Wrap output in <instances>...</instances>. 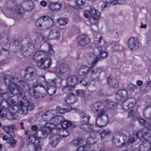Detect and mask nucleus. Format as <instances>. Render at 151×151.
I'll return each instance as SVG.
<instances>
[{
    "mask_svg": "<svg viewBox=\"0 0 151 151\" xmlns=\"http://www.w3.org/2000/svg\"><path fill=\"white\" fill-rule=\"evenodd\" d=\"M108 3H111L113 4H118V0H111V1Z\"/></svg>",
    "mask_w": 151,
    "mask_h": 151,
    "instance_id": "55",
    "label": "nucleus"
},
{
    "mask_svg": "<svg viewBox=\"0 0 151 151\" xmlns=\"http://www.w3.org/2000/svg\"><path fill=\"white\" fill-rule=\"evenodd\" d=\"M55 111H49L44 113L42 115V119L45 121L49 122L47 123H49L50 124L57 126L60 124V121L62 120V118L61 116H54L53 112Z\"/></svg>",
    "mask_w": 151,
    "mask_h": 151,
    "instance_id": "5",
    "label": "nucleus"
},
{
    "mask_svg": "<svg viewBox=\"0 0 151 151\" xmlns=\"http://www.w3.org/2000/svg\"><path fill=\"white\" fill-rule=\"evenodd\" d=\"M76 95L78 96H80L81 97H84L85 90H84L78 89L76 91Z\"/></svg>",
    "mask_w": 151,
    "mask_h": 151,
    "instance_id": "40",
    "label": "nucleus"
},
{
    "mask_svg": "<svg viewBox=\"0 0 151 151\" xmlns=\"http://www.w3.org/2000/svg\"><path fill=\"white\" fill-rule=\"evenodd\" d=\"M128 118L133 120H136L138 119V117L134 115L133 110H132L128 112Z\"/></svg>",
    "mask_w": 151,
    "mask_h": 151,
    "instance_id": "33",
    "label": "nucleus"
},
{
    "mask_svg": "<svg viewBox=\"0 0 151 151\" xmlns=\"http://www.w3.org/2000/svg\"><path fill=\"white\" fill-rule=\"evenodd\" d=\"M147 85L148 86L151 87V81H147Z\"/></svg>",
    "mask_w": 151,
    "mask_h": 151,
    "instance_id": "64",
    "label": "nucleus"
},
{
    "mask_svg": "<svg viewBox=\"0 0 151 151\" xmlns=\"http://www.w3.org/2000/svg\"><path fill=\"white\" fill-rule=\"evenodd\" d=\"M70 71V68L69 65L64 63L61 64L59 67L58 66L56 69V73L61 77L69 73Z\"/></svg>",
    "mask_w": 151,
    "mask_h": 151,
    "instance_id": "15",
    "label": "nucleus"
},
{
    "mask_svg": "<svg viewBox=\"0 0 151 151\" xmlns=\"http://www.w3.org/2000/svg\"><path fill=\"white\" fill-rule=\"evenodd\" d=\"M84 17L88 18L91 17L94 20L98 21L100 17L101 14L99 11L94 8H91L90 10H85L83 12Z\"/></svg>",
    "mask_w": 151,
    "mask_h": 151,
    "instance_id": "11",
    "label": "nucleus"
},
{
    "mask_svg": "<svg viewBox=\"0 0 151 151\" xmlns=\"http://www.w3.org/2000/svg\"><path fill=\"white\" fill-rule=\"evenodd\" d=\"M38 127L36 125H33L31 126V129L33 131H35L37 130Z\"/></svg>",
    "mask_w": 151,
    "mask_h": 151,
    "instance_id": "53",
    "label": "nucleus"
},
{
    "mask_svg": "<svg viewBox=\"0 0 151 151\" xmlns=\"http://www.w3.org/2000/svg\"><path fill=\"white\" fill-rule=\"evenodd\" d=\"M112 45V50L113 51H117L120 49V46L117 42L113 43Z\"/></svg>",
    "mask_w": 151,
    "mask_h": 151,
    "instance_id": "39",
    "label": "nucleus"
},
{
    "mask_svg": "<svg viewBox=\"0 0 151 151\" xmlns=\"http://www.w3.org/2000/svg\"><path fill=\"white\" fill-rule=\"evenodd\" d=\"M140 27L141 28H145L146 27V25L145 24H143L142 23H141Z\"/></svg>",
    "mask_w": 151,
    "mask_h": 151,
    "instance_id": "63",
    "label": "nucleus"
},
{
    "mask_svg": "<svg viewBox=\"0 0 151 151\" xmlns=\"http://www.w3.org/2000/svg\"><path fill=\"white\" fill-rule=\"evenodd\" d=\"M65 101L66 104L67 108H61V107L58 106L56 108L57 112L60 114H63L67 112H69L71 110H74V111H76L77 109V108L73 109L72 107L70 105L73 104V101L72 102L70 101V99L69 98L66 97L65 99Z\"/></svg>",
    "mask_w": 151,
    "mask_h": 151,
    "instance_id": "12",
    "label": "nucleus"
},
{
    "mask_svg": "<svg viewBox=\"0 0 151 151\" xmlns=\"http://www.w3.org/2000/svg\"><path fill=\"white\" fill-rule=\"evenodd\" d=\"M0 97L1 100V104L4 101L8 104L6 115H10L11 116L15 114L17 112L20 114H25L28 110H32L34 108L33 104L29 103L27 106H24L23 103L21 101L20 102L21 106L19 108L16 104V102L10 97V94L0 88Z\"/></svg>",
    "mask_w": 151,
    "mask_h": 151,
    "instance_id": "3",
    "label": "nucleus"
},
{
    "mask_svg": "<svg viewBox=\"0 0 151 151\" xmlns=\"http://www.w3.org/2000/svg\"><path fill=\"white\" fill-rule=\"evenodd\" d=\"M34 69L32 67H28L26 68L25 70V77L27 76L30 72V78H32L34 76L35 77L36 76V73H35L32 70Z\"/></svg>",
    "mask_w": 151,
    "mask_h": 151,
    "instance_id": "31",
    "label": "nucleus"
},
{
    "mask_svg": "<svg viewBox=\"0 0 151 151\" xmlns=\"http://www.w3.org/2000/svg\"><path fill=\"white\" fill-rule=\"evenodd\" d=\"M136 102L132 101L129 102L127 106V109L129 110L132 109L135 105Z\"/></svg>",
    "mask_w": 151,
    "mask_h": 151,
    "instance_id": "44",
    "label": "nucleus"
},
{
    "mask_svg": "<svg viewBox=\"0 0 151 151\" xmlns=\"http://www.w3.org/2000/svg\"><path fill=\"white\" fill-rule=\"evenodd\" d=\"M136 84L139 86H141L143 84V82L140 80H138L137 81Z\"/></svg>",
    "mask_w": 151,
    "mask_h": 151,
    "instance_id": "58",
    "label": "nucleus"
},
{
    "mask_svg": "<svg viewBox=\"0 0 151 151\" xmlns=\"http://www.w3.org/2000/svg\"><path fill=\"white\" fill-rule=\"evenodd\" d=\"M148 132H143L142 131H139L136 133L138 137V138L142 141V144L145 147V145H144L145 142L147 145H148L150 141L151 140V135Z\"/></svg>",
    "mask_w": 151,
    "mask_h": 151,
    "instance_id": "13",
    "label": "nucleus"
},
{
    "mask_svg": "<svg viewBox=\"0 0 151 151\" xmlns=\"http://www.w3.org/2000/svg\"><path fill=\"white\" fill-rule=\"evenodd\" d=\"M44 17V27L42 29H45L51 28L53 24V21L50 17L48 16H43Z\"/></svg>",
    "mask_w": 151,
    "mask_h": 151,
    "instance_id": "23",
    "label": "nucleus"
},
{
    "mask_svg": "<svg viewBox=\"0 0 151 151\" xmlns=\"http://www.w3.org/2000/svg\"><path fill=\"white\" fill-rule=\"evenodd\" d=\"M62 4L58 1L55 2H50L48 5V8L51 11L53 12L58 11L62 7Z\"/></svg>",
    "mask_w": 151,
    "mask_h": 151,
    "instance_id": "22",
    "label": "nucleus"
},
{
    "mask_svg": "<svg viewBox=\"0 0 151 151\" xmlns=\"http://www.w3.org/2000/svg\"><path fill=\"white\" fill-rule=\"evenodd\" d=\"M138 137L136 134H132L130 135L129 140L131 143H133L134 142L136 141Z\"/></svg>",
    "mask_w": 151,
    "mask_h": 151,
    "instance_id": "41",
    "label": "nucleus"
},
{
    "mask_svg": "<svg viewBox=\"0 0 151 151\" xmlns=\"http://www.w3.org/2000/svg\"><path fill=\"white\" fill-rule=\"evenodd\" d=\"M85 100H88L91 99V95L89 93H86L83 97Z\"/></svg>",
    "mask_w": 151,
    "mask_h": 151,
    "instance_id": "51",
    "label": "nucleus"
},
{
    "mask_svg": "<svg viewBox=\"0 0 151 151\" xmlns=\"http://www.w3.org/2000/svg\"><path fill=\"white\" fill-rule=\"evenodd\" d=\"M83 126V125L81 126L80 128L85 132H90L89 133V136L91 138H93L95 137L96 132L93 131V127L92 125H88L87 128L84 127L83 128L82 127Z\"/></svg>",
    "mask_w": 151,
    "mask_h": 151,
    "instance_id": "26",
    "label": "nucleus"
},
{
    "mask_svg": "<svg viewBox=\"0 0 151 151\" xmlns=\"http://www.w3.org/2000/svg\"><path fill=\"white\" fill-rule=\"evenodd\" d=\"M81 138H78L76 139H73L72 141L70 143L71 145L76 147L78 146L81 142Z\"/></svg>",
    "mask_w": 151,
    "mask_h": 151,
    "instance_id": "37",
    "label": "nucleus"
},
{
    "mask_svg": "<svg viewBox=\"0 0 151 151\" xmlns=\"http://www.w3.org/2000/svg\"><path fill=\"white\" fill-rule=\"evenodd\" d=\"M56 78H54L53 79L48 80L45 86L47 88L45 87L43 88L45 93H47L49 96H52L55 94L57 89L56 84Z\"/></svg>",
    "mask_w": 151,
    "mask_h": 151,
    "instance_id": "10",
    "label": "nucleus"
},
{
    "mask_svg": "<svg viewBox=\"0 0 151 151\" xmlns=\"http://www.w3.org/2000/svg\"><path fill=\"white\" fill-rule=\"evenodd\" d=\"M105 105L104 103L101 101H97L93 103L91 106V111L93 113H97L96 118L97 119L101 118L105 115L106 118L105 120H101V124L99 125L97 123L96 125L99 127H102L106 125L109 121L107 116L105 115L107 111L105 108Z\"/></svg>",
    "mask_w": 151,
    "mask_h": 151,
    "instance_id": "4",
    "label": "nucleus"
},
{
    "mask_svg": "<svg viewBox=\"0 0 151 151\" xmlns=\"http://www.w3.org/2000/svg\"><path fill=\"white\" fill-rule=\"evenodd\" d=\"M49 46V49L48 52L49 54L52 55H54L55 54V52L54 50L52 49V45L49 43L48 44Z\"/></svg>",
    "mask_w": 151,
    "mask_h": 151,
    "instance_id": "42",
    "label": "nucleus"
},
{
    "mask_svg": "<svg viewBox=\"0 0 151 151\" xmlns=\"http://www.w3.org/2000/svg\"><path fill=\"white\" fill-rule=\"evenodd\" d=\"M9 57V51L1 47L0 50V66L8 64L9 62L7 60Z\"/></svg>",
    "mask_w": 151,
    "mask_h": 151,
    "instance_id": "14",
    "label": "nucleus"
},
{
    "mask_svg": "<svg viewBox=\"0 0 151 151\" xmlns=\"http://www.w3.org/2000/svg\"><path fill=\"white\" fill-rule=\"evenodd\" d=\"M106 45V43L105 42H104V44L103 45V47L97 46V48L99 50V57H98L94 53H91L89 55L93 56L94 57L95 56V58L91 62V66L88 68L87 66H81L78 71V74L80 76H87L91 71V75H96V78H93V80L97 81H99V76L100 73L103 71V69L97 67L93 70L92 69L93 68V67L97 64L98 60L99 59H104L107 56V52L101 48L103 47H105Z\"/></svg>",
    "mask_w": 151,
    "mask_h": 151,
    "instance_id": "2",
    "label": "nucleus"
},
{
    "mask_svg": "<svg viewBox=\"0 0 151 151\" xmlns=\"http://www.w3.org/2000/svg\"><path fill=\"white\" fill-rule=\"evenodd\" d=\"M40 4L43 6H45L47 5V3L46 1H42L40 2Z\"/></svg>",
    "mask_w": 151,
    "mask_h": 151,
    "instance_id": "59",
    "label": "nucleus"
},
{
    "mask_svg": "<svg viewBox=\"0 0 151 151\" xmlns=\"http://www.w3.org/2000/svg\"><path fill=\"white\" fill-rule=\"evenodd\" d=\"M66 80L67 85L62 88V91L64 93L71 92L78 83V78L76 76L71 75L68 77Z\"/></svg>",
    "mask_w": 151,
    "mask_h": 151,
    "instance_id": "7",
    "label": "nucleus"
},
{
    "mask_svg": "<svg viewBox=\"0 0 151 151\" xmlns=\"http://www.w3.org/2000/svg\"><path fill=\"white\" fill-rule=\"evenodd\" d=\"M24 122H20L19 123L20 125L21 126L20 128L21 129H24Z\"/></svg>",
    "mask_w": 151,
    "mask_h": 151,
    "instance_id": "61",
    "label": "nucleus"
},
{
    "mask_svg": "<svg viewBox=\"0 0 151 151\" xmlns=\"http://www.w3.org/2000/svg\"><path fill=\"white\" fill-rule=\"evenodd\" d=\"M0 44H2L3 45L8 46L10 48L11 46L15 47L18 46L22 41V39L19 37L18 39L10 38L8 36L4 37H1L0 40Z\"/></svg>",
    "mask_w": 151,
    "mask_h": 151,
    "instance_id": "9",
    "label": "nucleus"
},
{
    "mask_svg": "<svg viewBox=\"0 0 151 151\" xmlns=\"http://www.w3.org/2000/svg\"><path fill=\"white\" fill-rule=\"evenodd\" d=\"M35 56H41L43 57L40 60L41 62V65H43V68L47 69L49 68L52 63V59L49 58L48 53L45 51L41 50L37 51L35 53Z\"/></svg>",
    "mask_w": 151,
    "mask_h": 151,
    "instance_id": "6",
    "label": "nucleus"
},
{
    "mask_svg": "<svg viewBox=\"0 0 151 151\" xmlns=\"http://www.w3.org/2000/svg\"><path fill=\"white\" fill-rule=\"evenodd\" d=\"M50 124L49 123H45L44 125V129L42 131V135L45 136L43 138H42V139L46 137L48 134L52 133L53 131V129H56V131L58 133L60 132L62 130V129L61 128H58L57 126H54L53 127H51L50 126Z\"/></svg>",
    "mask_w": 151,
    "mask_h": 151,
    "instance_id": "16",
    "label": "nucleus"
},
{
    "mask_svg": "<svg viewBox=\"0 0 151 151\" xmlns=\"http://www.w3.org/2000/svg\"><path fill=\"white\" fill-rule=\"evenodd\" d=\"M44 17L43 16L40 17L38 19L36 22V27L41 30H43L42 28L44 27Z\"/></svg>",
    "mask_w": 151,
    "mask_h": 151,
    "instance_id": "30",
    "label": "nucleus"
},
{
    "mask_svg": "<svg viewBox=\"0 0 151 151\" xmlns=\"http://www.w3.org/2000/svg\"><path fill=\"white\" fill-rule=\"evenodd\" d=\"M102 1L104 3V7H106L107 5V4L111 1V0H102Z\"/></svg>",
    "mask_w": 151,
    "mask_h": 151,
    "instance_id": "54",
    "label": "nucleus"
},
{
    "mask_svg": "<svg viewBox=\"0 0 151 151\" xmlns=\"http://www.w3.org/2000/svg\"><path fill=\"white\" fill-rule=\"evenodd\" d=\"M9 75L5 76L4 78V82L6 86H8V91L13 96L15 95H17L18 96L21 97L25 92H27L30 95H31L32 92L38 86L36 83L32 84V89L29 86L28 83L22 80L19 81L18 83V84L14 83V81L11 79H9ZM14 78L12 79L14 80Z\"/></svg>",
    "mask_w": 151,
    "mask_h": 151,
    "instance_id": "1",
    "label": "nucleus"
},
{
    "mask_svg": "<svg viewBox=\"0 0 151 151\" xmlns=\"http://www.w3.org/2000/svg\"><path fill=\"white\" fill-rule=\"evenodd\" d=\"M58 22L60 25L65 26L69 22L68 19L66 18H62L59 19Z\"/></svg>",
    "mask_w": 151,
    "mask_h": 151,
    "instance_id": "35",
    "label": "nucleus"
},
{
    "mask_svg": "<svg viewBox=\"0 0 151 151\" xmlns=\"http://www.w3.org/2000/svg\"><path fill=\"white\" fill-rule=\"evenodd\" d=\"M60 140V138H56L51 139L50 142V143L52 147H55Z\"/></svg>",
    "mask_w": 151,
    "mask_h": 151,
    "instance_id": "36",
    "label": "nucleus"
},
{
    "mask_svg": "<svg viewBox=\"0 0 151 151\" xmlns=\"http://www.w3.org/2000/svg\"><path fill=\"white\" fill-rule=\"evenodd\" d=\"M40 143L35 144V151H41L42 149V147Z\"/></svg>",
    "mask_w": 151,
    "mask_h": 151,
    "instance_id": "46",
    "label": "nucleus"
},
{
    "mask_svg": "<svg viewBox=\"0 0 151 151\" xmlns=\"http://www.w3.org/2000/svg\"><path fill=\"white\" fill-rule=\"evenodd\" d=\"M48 81L45 79V77L43 75L40 76L37 78L36 81V83L38 85V86L40 87H42L44 88L43 85H46L47 82Z\"/></svg>",
    "mask_w": 151,
    "mask_h": 151,
    "instance_id": "28",
    "label": "nucleus"
},
{
    "mask_svg": "<svg viewBox=\"0 0 151 151\" xmlns=\"http://www.w3.org/2000/svg\"><path fill=\"white\" fill-rule=\"evenodd\" d=\"M128 86L129 89L132 91H134L137 88V86L136 85H133L132 84L129 85Z\"/></svg>",
    "mask_w": 151,
    "mask_h": 151,
    "instance_id": "48",
    "label": "nucleus"
},
{
    "mask_svg": "<svg viewBox=\"0 0 151 151\" xmlns=\"http://www.w3.org/2000/svg\"><path fill=\"white\" fill-rule=\"evenodd\" d=\"M97 94L98 95L101 96L103 95V93L102 92V89H99L98 91L97 92Z\"/></svg>",
    "mask_w": 151,
    "mask_h": 151,
    "instance_id": "57",
    "label": "nucleus"
},
{
    "mask_svg": "<svg viewBox=\"0 0 151 151\" xmlns=\"http://www.w3.org/2000/svg\"><path fill=\"white\" fill-rule=\"evenodd\" d=\"M111 133V131L110 130L106 129L103 130L100 133L101 139H103L105 138L106 136L109 135Z\"/></svg>",
    "mask_w": 151,
    "mask_h": 151,
    "instance_id": "34",
    "label": "nucleus"
},
{
    "mask_svg": "<svg viewBox=\"0 0 151 151\" xmlns=\"http://www.w3.org/2000/svg\"><path fill=\"white\" fill-rule=\"evenodd\" d=\"M62 120L60 121V124H60H61L62 128L63 129V132H65L66 134H63L60 135V136H62L63 137H65L68 136L69 134V132L66 129L71 127L72 125V123L71 122L67 120H65L64 118L62 116Z\"/></svg>",
    "mask_w": 151,
    "mask_h": 151,
    "instance_id": "17",
    "label": "nucleus"
},
{
    "mask_svg": "<svg viewBox=\"0 0 151 151\" xmlns=\"http://www.w3.org/2000/svg\"><path fill=\"white\" fill-rule=\"evenodd\" d=\"M17 12L20 15L22 14L23 8L21 6L17 7L16 9Z\"/></svg>",
    "mask_w": 151,
    "mask_h": 151,
    "instance_id": "47",
    "label": "nucleus"
},
{
    "mask_svg": "<svg viewBox=\"0 0 151 151\" xmlns=\"http://www.w3.org/2000/svg\"><path fill=\"white\" fill-rule=\"evenodd\" d=\"M90 39L88 35L86 34L81 35L77 39L78 45L83 46L87 45L90 42Z\"/></svg>",
    "mask_w": 151,
    "mask_h": 151,
    "instance_id": "18",
    "label": "nucleus"
},
{
    "mask_svg": "<svg viewBox=\"0 0 151 151\" xmlns=\"http://www.w3.org/2000/svg\"><path fill=\"white\" fill-rule=\"evenodd\" d=\"M75 3L76 5L78 6H82L86 3L85 0H76Z\"/></svg>",
    "mask_w": 151,
    "mask_h": 151,
    "instance_id": "45",
    "label": "nucleus"
},
{
    "mask_svg": "<svg viewBox=\"0 0 151 151\" xmlns=\"http://www.w3.org/2000/svg\"><path fill=\"white\" fill-rule=\"evenodd\" d=\"M103 102L106 104V106L109 109H113L117 106V103L115 102L111 101L110 100L106 99Z\"/></svg>",
    "mask_w": 151,
    "mask_h": 151,
    "instance_id": "29",
    "label": "nucleus"
},
{
    "mask_svg": "<svg viewBox=\"0 0 151 151\" xmlns=\"http://www.w3.org/2000/svg\"><path fill=\"white\" fill-rule=\"evenodd\" d=\"M127 44L128 46L131 50H136L139 47L138 41L133 37L129 38L127 41Z\"/></svg>",
    "mask_w": 151,
    "mask_h": 151,
    "instance_id": "20",
    "label": "nucleus"
},
{
    "mask_svg": "<svg viewBox=\"0 0 151 151\" xmlns=\"http://www.w3.org/2000/svg\"><path fill=\"white\" fill-rule=\"evenodd\" d=\"M127 97V92L124 89L118 90L115 94V99L118 101H124Z\"/></svg>",
    "mask_w": 151,
    "mask_h": 151,
    "instance_id": "19",
    "label": "nucleus"
},
{
    "mask_svg": "<svg viewBox=\"0 0 151 151\" xmlns=\"http://www.w3.org/2000/svg\"><path fill=\"white\" fill-rule=\"evenodd\" d=\"M137 119L138 120L139 122L141 124L145 125V127L146 128L148 132L150 131L151 132V125L149 124H148L146 125L145 124L146 123V122L145 120L143 119H142L140 118Z\"/></svg>",
    "mask_w": 151,
    "mask_h": 151,
    "instance_id": "32",
    "label": "nucleus"
},
{
    "mask_svg": "<svg viewBox=\"0 0 151 151\" xmlns=\"http://www.w3.org/2000/svg\"><path fill=\"white\" fill-rule=\"evenodd\" d=\"M15 126L13 124H10L9 126H3L2 128L4 129L6 133L9 136L12 137L9 138L7 142L12 147H14L17 142V141L13 137L14 136V129Z\"/></svg>",
    "mask_w": 151,
    "mask_h": 151,
    "instance_id": "8",
    "label": "nucleus"
},
{
    "mask_svg": "<svg viewBox=\"0 0 151 151\" xmlns=\"http://www.w3.org/2000/svg\"><path fill=\"white\" fill-rule=\"evenodd\" d=\"M25 49V47L24 46H22L21 47V53L22 54V55H23L24 56H25V55H24V53L25 52H27V51H28V50H25V51H24V50Z\"/></svg>",
    "mask_w": 151,
    "mask_h": 151,
    "instance_id": "52",
    "label": "nucleus"
},
{
    "mask_svg": "<svg viewBox=\"0 0 151 151\" xmlns=\"http://www.w3.org/2000/svg\"><path fill=\"white\" fill-rule=\"evenodd\" d=\"M27 45L29 49H32L33 50L35 49L34 46L32 42H28Z\"/></svg>",
    "mask_w": 151,
    "mask_h": 151,
    "instance_id": "50",
    "label": "nucleus"
},
{
    "mask_svg": "<svg viewBox=\"0 0 151 151\" xmlns=\"http://www.w3.org/2000/svg\"><path fill=\"white\" fill-rule=\"evenodd\" d=\"M60 33L58 31L52 30L49 32L47 37V39L48 40L58 39L60 37Z\"/></svg>",
    "mask_w": 151,
    "mask_h": 151,
    "instance_id": "27",
    "label": "nucleus"
},
{
    "mask_svg": "<svg viewBox=\"0 0 151 151\" xmlns=\"http://www.w3.org/2000/svg\"><path fill=\"white\" fill-rule=\"evenodd\" d=\"M79 114L81 118V123L82 124L87 125L89 123V120L90 118V116L82 111L80 112Z\"/></svg>",
    "mask_w": 151,
    "mask_h": 151,
    "instance_id": "25",
    "label": "nucleus"
},
{
    "mask_svg": "<svg viewBox=\"0 0 151 151\" xmlns=\"http://www.w3.org/2000/svg\"><path fill=\"white\" fill-rule=\"evenodd\" d=\"M0 151H6L4 147H2V144L0 143Z\"/></svg>",
    "mask_w": 151,
    "mask_h": 151,
    "instance_id": "62",
    "label": "nucleus"
},
{
    "mask_svg": "<svg viewBox=\"0 0 151 151\" xmlns=\"http://www.w3.org/2000/svg\"><path fill=\"white\" fill-rule=\"evenodd\" d=\"M87 148L86 145L80 146L78 147L76 151H87Z\"/></svg>",
    "mask_w": 151,
    "mask_h": 151,
    "instance_id": "43",
    "label": "nucleus"
},
{
    "mask_svg": "<svg viewBox=\"0 0 151 151\" xmlns=\"http://www.w3.org/2000/svg\"><path fill=\"white\" fill-rule=\"evenodd\" d=\"M79 83H82L84 86H86L88 85V81L86 79H83L80 81Z\"/></svg>",
    "mask_w": 151,
    "mask_h": 151,
    "instance_id": "49",
    "label": "nucleus"
},
{
    "mask_svg": "<svg viewBox=\"0 0 151 151\" xmlns=\"http://www.w3.org/2000/svg\"><path fill=\"white\" fill-rule=\"evenodd\" d=\"M2 139L3 140H8L9 138H8V137L6 135H5L3 136Z\"/></svg>",
    "mask_w": 151,
    "mask_h": 151,
    "instance_id": "60",
    "label": "nucleus"
},
{
    "mask_svg": "<svg viewBox=\"0 0 151 151\" xmlns=\"http://www.w3.org/2000/svg\"><path fill=\"white\" fill-rule=\"evenodd\" d=\"M119 4H123L126 3V0H118Z\"/></svg>",
    "mask_w": 151,
    "mask_h": 151,
    "instance_id": "56",
    "label": "nucleus"
},
{
    "mask_svg": "<svg viewBox=\"0 0 151 151\" xmlns=\"http://www.w3.org/2000/svg\"><path fill=\"white\" fill-rule=\"evenodd\" d=\"M107 82L108 85L111 88L116 89L119 86V83L117 80L115 78H111L109 76L107 77Z\"/></svg>",
    "mask_w": 151,
    "mask_h": 151,
    "instance_id": "21",
    "label": "nucleus"
},
{
    "mask_svg": "<svg viewBox=\"0 0 151 151\" xmlns=\"http://www.w3.org/2000/svg\"><path fill=\"white\" fill-rule=\"evenodd\" d=\"M32 95L35 98H39L43 97L45 93L43 94L36 91H32V94L30 95L32 96Z\"/></svg>",
    "mask_w": 151,
    "mask_h": 151,
    "instance_id": "38",
    "label": "nucleus"
},
{
    "mask_svg": "<svg viewBox=\"0 0 151 151\" xmlns=\"http://www.w3.org/2000/svg\"><path fill=\"white\" fill-rule=\"evenodd\" d=\"M42 138L40 137H35L33 134H29L27 137L26 140L29 143L35 144L40 143V140Z\"/></svg>",
    "mask_w": 151,
    "mask_h": 151,
    "instance_id": "24",
    "label": "nucleus"
}]
</instances>
